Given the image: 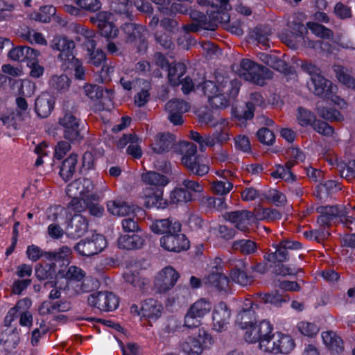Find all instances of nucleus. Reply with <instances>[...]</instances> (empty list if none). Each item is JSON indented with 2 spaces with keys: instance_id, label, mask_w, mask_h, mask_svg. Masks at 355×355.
Here are the masks:
<instances>
[{
  "instance_id": "53",
  "label": "nucleus",
  "mask_w": 355,
  "mask_h": 355,
  "mask_svg": "<svg viewBox=\"0 0 355 355\" xmlns=\"http://www.w3.org/2000/svg\"><path fill=\"white\" fill-rule=\"evenodd\" d=\"M189 15L193 21L202 23V28L205 30L214 31L218 28V26L215 22L208 21L207 16L202 12L191 10Z\"/></svg>"
},
{
  "instance_id": "17",
  "label": "nucleus",
  "mask_w": 355,
  "mask_h": 355,
  "mask_svg": "<svg viewBox=\"0 0 355 355\" xmlns=\"http://www.w3.org/2000/svg\"><path fill=\"white\" fill-rule=\"evenodd\" d=\"M302 70L310 76L314 89H333V83L322 74L321 69L311 62H304L301 65Z\"/></svg>"
},
{
  "instance_id": "18",
  "label": "nucleus",
  "mask_w": 355,
  "mask_h": 355,
  "mask_svg": "<svg viewBox=\"0 0 355 355\" xmlns=\"http://www.w3.org/2000/svg\"><path fill=\"white\" fill-rule=\"evenodd\" d=\"M53 49L60 51L58 59L62 62V64L73 60L75 55L73 51L75 48V43L72 40L66 36H57L53 38L51 42Z\"/></svg>"
},
{
  "instance_id": "64",
  "label": "nucleus",
  "mask_w": 355,
  "mask_h": 355,
  "mask_svg": "<svg viewBox=\"0 0 355 355\" xmlns=\"http://www.w3.org/2000/svg\"><path fill=\"white\" fill-rule=\"evenodd\" d=\"M55 13V8L51 5L44 6L40 8V12L35 15V19L41 22L47 23L51 17Z\"/></svg>"
},
{
  "instance_id": "20",
  "label": "nucleus",
  "mask_w": 355,
  "mask_h": 355,
  "mask_svg": "<svg viewBox=\"0 0 355 355\" xmlns=\"http://www.w3.org/2000/svg\"><path fill=\"white\" fill-rule=\"evenodd\" d=\"M265 103L266 99L260 92H252L250 94L249 99L245 102V107L242 113L235 114L234 116L237 121L241 122L251 120L254 115L255 107L263 106Z\"/></svg>"
},
{
  "instance_id": "16",
  "label": "nucleus",
  "mask_w": 355,
  "mask_h": 355,
  "mask_svg": "<svg viewBox=\"0 0 355 355\" xmlns=\"http://www.w3.org/2000/svg\"><path fill=\"white\" fill-rule=\"evenodd\" d=\"M160 244L165 250L179 252L189 248V241L180 232H170L160 238Z\"/></svg>"
},
{
  "instance_id": "19",
  "label": "nucleus",
  "mask_w": 355,
  "mask_h": 355,
  "mask_svg": "<svg viewBox=\"0 0 355 355\" xmlns=\"http://www.w3.org/2000/svg\"><path fill=\"white\" fill-rule=\"evenodd\" d=\"M198 337H188L181 343V349L186 354L200 355L202 352V344L211 340V337L205 330H199Z\"/></svg>"
},
{
  "instance_id": "51",
  "label": "nucleus",
  "mask_w": 355,
  "mask_h": 355,
  "mask_svg": "<svg viewBox=\"0 0 355 355\" xmlns=\"http://www.w3.org/2000/svg\"><path fill=\"white\" fill-rule=\"evenodd\" d=\"M35 275L39 280L53 279L55 276V263L38 265L35 268Z\"/></svg>"
},
{
  "instance_id": "41",
  "label": "nucleus",
  "mask_w": 355,
  "mask_h": 355,
  "mask_svg": "<svg viewBox=\"0 0 355 355\" xmlns=\"http://www.w3.org/2000/svg\"><path fill=\"white\" fill-rule=\"evenodd\" d=\"M321 336L324 343L330 350L336 352L342 351L343 341L335 332L331 331H324Z\"/></svg>"
},
{
  "instance_id": "9",
  "label": "nucleus",
  "mask_w": 355,
  "mask_h": 355,
  "mask_svg": "<svg viewBox=\"0 0 355 355\" xmlns=\"http://www.w3.org/2000/svg\"><path fill=\"white\" fill-rule=\"evenodd\" d=\"M198 96L207 98L213 110H225L234 106L237 101L239 90H200Z\"/></svg>"
},
{
  "instance_id": "60",
  "label": "nucleus",
  "mask_w": 355,
  "mask_h": 355,
  "mask_svg": "<svg viewBox=\"0 0 355 355\" xmlns=\"http://www.w3.org/2000/svg\"><path fill=\"white\" fill-rule=\"evenodd\" d=\"M232 280L242 286L250 285L254 282L252 275H248L247 270H242L236 273H230Z\"/></svg>"
},
{
  "instance_id": "36",
  "label": "nucleus",
  "mask_w": 355,
  "mask_h": 355,
  "mask_svg": "<svg viewBox=\"0 0 355 355\" xmlns=\"http://www.w3.org/2000/svg\"><path fill=\"white\" fill-rule=\"evenodd\" d=\"M98 28L101 36L106 38H114L116 37L118 29L112 22L109 21V17L106 13L98 14Z\"/></svg>"
},
{
  "instance_id": "63",
  "label": "nucleus",
  "mask_w": 355,
  "mask_h": 355,
  "mask_svg": "<svg viewBox=\"0 0 355 355\" xmlns=\"http://www.w3.org/2000/svg\"><path fill=\"white\" fill-rule=\"evenodd\" d=\"M0 121L3 125L9 127H12L14 129H18L20 125V123L23 121H21L17 116H16L15 112H10L6 114L2 115L0 117Z\"/></svg>"
},
{
  "instance_id": "3",
  "label": "nucleus",
  "mask_w": 355,
  "mask_h": 355,
  "mask_svg": "<svg viewBox=\"0 0 355 355\" xmlns=\"http://www.w3.org/2000/svg\"><path fill=\"white\" fill-rule=\"evenodd\" d=\"M31 301L24 298L17 302L16 305L11 308L4 319V329L0 336V343L7 349L15 348L20 341L19 331L13 322L18 318L17 312L19 309L29 307Z\"/></svg>"
},
{
  "instance_id": "59",
  "label": "nucleus",
  "mask_w": 355,
  "mask_h": 355,
  "mask_svg": "<svg viewBox=\"0 0 355 355\" xmlns=\"http://www.w3.org/2000/svg\"><path fill=\"white\" fill-rule=\"evenodd\" d=\"M17 108L15 110L16 116L21 121H26L28 118H30V113L28 111V105L26 100L23 97H17L15 100Z\"/></svg>"
},
{
  "instance_id": "43",
  "label": "nucleus",
  "mask_w": 355,
  "mask_h": 355,
  "mask_svg": "<svg viewBox=\"0 0 355 355\" xmlns=\"http://www.w3.org/2000/svg\"><path fill=\"white\" fill-rule=\"evenodd\" d=\"M141 180L146 184L157 187H163L168 182V180L165 175L155 171H148L143 173L141 175Z\"/></svg>"
},
{
  "instance_id": "4",
  "label": "nucleus",
  "mask_w": 355,
  "mask_h": 355,
  "mask_svg": "<svg viewBox=\"0 0 355 355\" xmlns=\"http://www.w3.org/2000/svg\"><path fill=\"white\" fill-rule=\"evenodd\" d=\"M176 150L182 155V164L191 174L203 176L208 173L209 166L198 155L196 145L191 142L182 141L177 146Z\"/></svg>"
},
{
  "instance_id": "14",
  "label": "nucleus",
  "mask_w": 355,
  "mask_h": 355,
  "mask_svg": "<svg viewBox=\"0 0 355 355\" xmlns=\"http://www.w3.org/2000/svg\"><path fill=\"white\" fill-rule=\"evenodd\" d=\"M219 89L216 82L208 80L204 69L195 70L192 75L183 78V87L181 89Z\"/></svg>"
},
{
  "instance_id": "57",
  "label": "nucleus",
  "mask_w": 355,
  "mask_h": 355,
  "mask_svg": "<svg viewBox=\"0 0 355 355\" xmlns=\"http://www.w3.org/2000/svg\"><path fill=\"white\" fill-rule=\"evenodd\" d=\"M259 348L265 352L277 354V343L276 334H271L267 338H263L259 343Z\"/></svg>"
},
{
  "instance_id": "12",
  "label": "nucleus",
  "mask_w": 355,
  "mask_h": 355,
  "mask_svg": "<svg viewBox=\"0 0 355 355\" xmlns=\"http://www.w3.org/2000/svg\"><path fill=\"white\" fill-rule=\"evenodd\" d=\"M105 246V238L100 234H96L90 238L80 240L74 248L80 255L91 257L101 252Z\"/></svg>"
},
{
  "instance_id": "10",
  "label": "nucleus",
  "mask_w": 355,
  "mask_h": 355,
  "mask_svg": "<svg viewBox=\"0 0 355 355\" xmlns=\"http://www.w3.org/2000/svg\"><path fill=\"white\" fill-rule=\"evenodd\" d=\"M291 29L290 34L286 37L287 44L292 49H298L300 46H306V40L309 41L307 46L310 48L315 46V42L309 40L306 37L308 27L300 21H292L290 25Z\"/></svg>"
},
{
  "instance_id": "33",
  "label": "nucleus",
  "mask_w": 355,
  "mask_h": 355,
  "mask_svg": "<svg viewBox=\"0 0 355 355\" xmlns=\"http://www.w3.org/2000/svg\"><path fill=\"white\" fill-rule=\"evenodd\" d=\"M112 10L125 20L133 21L134 7L135 5L131 0H114L112 3Z\"/></svg>"
},
{
  "instance_id": "58",
  "label": "nucleus",
  "mask_w": 355,
  "mask_h": 355,
  "mask_svg": "<svg viewBox=\"0 0 355 355\" xmlns=\"http://www.w3.org/2000/svg\"><path fill=\"white\" fill-rule=\"evenodd\" d=\"M70 79L67 75L53 76L49 80L51 89H69L70 86Z\"/></svg>"
},
{
  "instance_id": "25",
  "label": "nucleus",
  "mask_w": 355,
  "mask_h": 355,
  "mask_svg": "<svg viewBox=\"0 0 355 355\" xmlns=\"http://www.w3.org/2000/svg\"><path fill=\"white\" fill-rule=\"evenodd\" d=\"M246 308H243L237 315L236 322L241 329H248L257 322L256 310L259 309L258 305L253 304L250 300H247L245 302Z\"/></svg>"
},
{
  "instance_id": "23",
  "label": "nucleus",
  "mask_w": 355,
  "mask_h": 355,
  "mask_svg": "<svg viewBox=\"0 0 355 355\" xmlns=\"http://www.w3.org/2000/svg\"><path fill=\"white\" fill-rule=\"evenodd\" d=\"M54 104V96L48 91L43 92L35 100V112L39 117L46 118L53 110Z\"/></svg>"
},
{
  "instance_id": "42",
  "label": "nucleus",
  "mask_w": 355,
  "mask_h": 355,
  "mask_svg": "<svg viewBox=\"0 0 355 355\" xmlns=\"http://www.w3.org/2000/svg\"><path fill=\"white\" fill-rule=\"evenodd\" d=\"M232 248L234 250L245 255L254 254L257 250V243L250 239L236 240L232 243Z\"/></svg>"
},
{
  "instance_id": "37",
  "label": "nucleus",
  "mask_w": 355,
  "mask_h": 355,
  "mask_svg": "<svg viewBox=\"0 0 355 355\" xmlns=\"http://www.w3.org/2000/svg\"><path fill=\"white\" fill-rule=\"evenodd\" d=\"M158 5V10L164 15L173 16L176 13L184 14L187 11L186 7L180 3H173L171 6L170 0H153Z\"/></svg>"
},
{
  "instance_id": "48",
  "label": "nucleus",
  "mask_w": 355,
  "mask_h": 355,
  "mask_svg": "<svg viewBox=\"0 0 355 355\" xmlns=\"http://www.w3.org/2000/svg\"><path fill=\"white\" fill-rule=\"evenodd\" d=\"M277 354H288L295 347V343L293 339L288 335H284L281 333H277Z\"/></svg>"
},
{
  "instance_id": "30",
  "label": "nucleus",
  "mask_w": 355,
  "mask_h": 355,
  "mask_svg": "<svg viewBox=\"0 0 355 355\" xmlns=\"http://www.w3.org/2000/svg\"><path fill=\"white\" fill-rule=\"evenodd\" d=\"M180 223L174 218L157 220L150 225L151 230L157 234H168L170 232H181Z\"/></svg>"
},
{
  "instance_id": "40",
  "label": "nucleus",
  "mask_w": 355,
  "mask_h": 355,
  "mask_svg": "<svg viewBox=\"0 0 355 355\" xmlns=\"http://www.w3.org/2000/svg\"><path fill=\"white\" fill-rule=\"evenodd\" d=\"M107 207L110 213L117 216H124L135 211L134 206L121 200L110 201Z\"/></svg>"
},
{
  "instance_id": "55",
  "label": "nucleus",
  "mask_w": 355,
  "mask_h": 355,
  "mask_svg": "<svg viewBox=\"0 0 355 355\" xmlns=\"http://www.w3.org/2000/svg\"><path fill=\"white\" fill-rule=\"evenodd\" d=\"M264 62L266 64L270 66L279 71H283L284 73H291V69L290 68L289 71H288V67L286 62L276 56L266 55Z\"/></svg>"
},
{
  "instance_id": "34",
  "label": "nucleus",
  "mask_w": 355,
  "mask_h": 355,
  "mask_svg": "<svg viewBox=\"0 0 355 355\" xmlns=\"http://www.w3.org/2000/svg\"><path fill=\"white\" fill-rule=\"evenodd\" d=\"M162 306L156 300L149 298L141 303V313L143 317L155 320L161 316Z\"/></svg>"
},
{
  "instance_id": "29",
  "label": "nucleus",
  "mask_w": 355,
  "mask_h": 355,
  "mask_svg": "<svg viewBox=\"0 0 355 355\" xmlns=\"http://www.w3.org/2000/svg\"><path fill=\"white\" fill-rule=\"evenodd\" d=\"M78 186L83 187L85 190V197L87 200L98 201L99 196L98 194L93 193L94 184L92 181L88 178L78 179L73 181L67 186V193L69 195H75V189Z\"/></svg>"
},
{
  "instance_id": "24",
  "label": "nucleus",
  "mask_w": 355,
  "mask_h": 355,
  "mask_svg": "<svg viewBox=\"0 0 355 355\" xmlns=\"http://www.w3.org/2000/svg\"><path fill=\"white\" fill-rule=\"evenodd\" d=\"M112 93L113 90H85V94L91 100L93 109L96 111L109 107Z\"/></svg>"
},
{
  "instance_id": "21",
  "label": "nucleus",
  "mask_w": 355,
  "mask_h": 355,
  "mask_svg": "<svg viewBox=\"0 0 355 355\" xmlns=\"http://www.w3.org/2000/svg\"><path fill=\"white\" fill-rule=\"evenodd\" d=\"M231 318V311L225 302L218 303L212 313L214 329L221 332L227 328Z\"/></svg>"
},
{
  "instance_id": "56",
  "label": "nucleus",
  "mask_w": 355,
  "mask_h": 355,
  "mask_svg": "<svg viewBox=\"0 0 355 355\" xmlns=\"http://www.w3.org/2000/svg\"><path fill=\"white\" fill-rule=\"evenodd\" d=\"M355 162H349L348 164L340 162L337 164V170L340 175L346 178L348 180H352L355 178Z\"/></svg>"
},
{
  "instance_id": "49",
  "label": "nucleus",
  "mask_w": 355,
  "mask_h": 355,
  "mask_svg": "<svg viewBox=\"0 0 355 355\" xmlns=\"http://www.w3.org/2000/svg\"><path fill=\"white\" fill-rule=\"evenodd\" d=\"M193 200V194L186 191L183 188H175L171 192L170 194V203L171 204H182L191 201Z\"/></svg>"
},
{
  "instance_id": "31",
  "label": "nucleus",
  "mask_w": 355,
  "mask_h": 355,
  "mask_svg": "<svg viewBox=\"0 0 355 355\" xmlns=\"http://www.w3.org/2000/svg\"><path fill=\"white\" fill-rule=\"evenodd\" d=\"M204 284L218 291L226 292L229 288L228 277L220 272H212L203 279Z\"/></svg>"
},
{
  "instance_id": "15",
  "label": "nucleus",
  "mask_w": 355,
  "mask_h": 355,
  "mask_svg": "<svg viewBox=\"0 0 355 355\" xmlns=\"http://www.w3.org/2000/svg\"><path fill=\"white\" fill-rule=\"evenodd\" d=\"M275 248V252L264 256L265 260L270 263L287 261L289 259L288 251L301 249L302 244L296 241L286 239L279 242Z\"/></svg>"
},
{
  "instance_id": "38",
  "label": "nucleus",
  "mask_w": 355,
  "mask_h": 355,
  "mask_svg": "<svg viewBox=\"0 0 355 355\" xmlns=\"http://www.w3.org/2000/svg\"><path fill=\"white\" fill-rule=\"evenodd\" d=\"M144 242V240L137 234L123 235L119 238L118 246L119 248L130 250L141 248Z\"/></svg>"
},
{
  "instance_id": "5",
  "label": "nucleus",
  "mask_w": 355,
  "mask_h": 355,
  "mask_svg": "<svg viewBox=\"0 0 355 355\" xmlns=\"http://www.w3.org/2000/svg\"><path fill=\"white\" fill-rule=\"evenodd\" d=\"M240 68L241 77L258 86H263L266 80L273 78V72L268 67L248 58L241 60Z\"/></svg>"
},
{
  "instance_id": "13",
  "label": "nucleus",
  "mask_w": 355,
  "mask_h": 355,
  "mask_svg": "<svg viewBox=\"0 0 355 355\" xmlns=\"http://www.w3.org/2000/svg\"><path fill=\"white\" fill-rule=\"evenodd\" d=\"M179 277V273L173 267H165L155 277L154 287L156 292L163 293L171 290L173 288Z\"/></svg>"
},
{
  "instance_id": "32",
  "label": "nucleus",
  "mask_w": 355,
  "mask_h": 355,
  "mask_svg": "<svg viewBox=\"0 0 355 355\" xmlns=\"http://www.w3.org/2000/svg\"><path fill=\"white\" fill-rule=\"evenodd\" d=\"M187 67L182 62L174 63L167 70V77L169 84L172 87L180 85L183 87V76L187 73Z\"/></svg>"
},
{
  "instance_id": "50",
  "label": "nucleus",
  "mask_w": 355,
  "mask_h": 355,
  "mask_svg": "<svg viewBox=\"0 0 355 355\" xmlns=\"http://www.w3.org/2000/svg\"><path fill=\"white\" fill-rule=\"evenodd\" d=\"M211 302L202 298L193 303L189 310L191 311L192 314H195L202 318L211 311Z\"/></svg>"
},
{
  "instance_id": "6",
  "label": "nucleus",
  "mask_w": 355,
  "mask_h": 355,
  "mask_svg": "<svg viewBox=\"0 0 355 355\" xmlns=\"http://www.w3.org/2000/svg\"><path fill=\"white\" fill-rule=\"evenodd\" d=\"M187 99L173 98L166 103L165 110L168 113V119L175 125L183 123L182 114L187 112L190 108V102L198 96L197 90H183Z\"/></svg>"
},
{
  "instance_id": "45",
  "label": "nucleus",
  "mask_w": 355,
  "mask_h": 355,
  "mask_svg": "<svg viewBox=\"0 0 355 355\" xmlns=\"http://www.w3.org/2000/svg\"><path fill=\"white\" fill-rule=\"evenodd\" d=\"M316 116L310 110L299 106L296 109V120L302 127H308L313 124Z\"/></svg>"
},
{
  "instance_id": "11",
  "label": "nucleus",
  "mask_w": 355,
  "mask_h": 355,
  "mask_svg": "<svg viewBox=\"0 0 355 355\" xmlns=\"http://www.w3.org/2000/svg\"><path fill=\"white\" fill-rule=\"evenodd\" d=\"M88 304L102 311H112L119 306V298L112 292H97L89 295Z\"/></svg>"
},
{
  "instance_id": "7",
  "label": "nucleus",
  "mask_w": 355,
  "mask_h": 355,
  "mask_svg": "<svg viewBox=\"0 0 355 355\" xmlns=\"http://www.w3.org/2000/svg\"><path fill=\"white\" fill-rule=\"evenodd\" d=\"M59 124L63 129V137L67 141L80 142L83 139V125L74 106L71 109L66 108L64 116L59 119Z\"/></svg>"
},
{
  "instance_id": "62",
  "label": "nucleus",
  "mask_w": 355,
  "mask_h": 355,
  "mask_svg": "<svg viewBox=\"0 0 355 355\" xmlns=\"http://www.w3.org/2000/svg\"><path fill=\"white\" fill-rule=\"evenodd\" d=\"M334 13L337 18L341 20L350 19L352 17V10L351 7L342 2H338L336 3L334 8Z\"/></svg>"
},
{
  "instance_id": "52",
  "label": "nucleus",
  "mask_w": 355,
  "mask_h": 355,
  "mask_svg": "<svg viewBox=\"0 0 355 355\" xmlns=\"http://www.w3.org/2000/svg\"><path fill=\"white\" fill-rule=\"evenodd\" d=\"M259 296L264 303H270L276 306H281L282 303L289 300V297L287 295L280 294L277 291L271 293H259Z\"/></svg>"
},
{
  "instance_id": "26",
  "label": "nucleus",
  "mask_w": 355,
  "mask_h": 355,
  "mask_svg": "<svg viewBox=\"0 0 355 355\" xmlns=\"http://www.w3.org/2000/svg\"><path fill=\"white\" fill-rule=\"evenodd\" d=\"M175 144V136L170 132L159 133L151 144L152 150L156 154L168 152Z\"/></svg>"
},
{
  "instance_id": "1",
  "label": "nucleus",
  "mask_w": 355,
  "mask_h": 355,
  "mask_svg": "<svg viewBox=\"0 0 355 355\" xmlns=\"http://www.w3.org/2000/svg\"><path fill=\"white\" fill-rule=\"evenodd\" d=\"M76 30L77 36L75 39L87 51L88 63L96 67H101L97 73H99V77L102 80L106 79L110 73L114 71V67L105 64V53L101 49H96V33L94 31L82 26H77Z\"/></svg>"
},
{
  "instance_id": "2",
  "label": "nucleus",
  "mask_w": 355,
  "mask_h": 355,
  "mask_svg": "<svg viewBox=\"0 0 355 355\" xmlns=\"http://www.w3.org/2000/svg\"><path fill=\"white\" fill-rule=\"evenodd\" d=\"M306 98L307 101H315V112L323 119L330 121H341L344 119V116L340 112L324 106V104L331 103L340 105L341 101L340 97L332 90H313Z\"/></svg>"
},
{
  "instance_id": "35",
  "label": "nucleus",
  "mask_w": 355,
  "mask_h": 355,
  "mask_svg": "<svg viewBox=\"0 0 355 355\" xmlns=\"http://www.w3.org/2000/svg\"><path fill=\"white\" fill-rule=\"evenodd\" d=\"M88 220L82 215H75L69 227V234L73 238L83 236L88 230Z\"/></svg>"
},
{
  "instance_id": "61",
  "label": "nucleus",
  "mask_w": 355,
  "mask_h": 355,
  "mask_svg": "<svg viewBox=\"0 0 355 355\" xmlns=\"http://www.w3.org/2000/svg\"><path fill=\"white\" fill-rule=\"evenodd\" d=\"M233 187V184L227 180L214 182L211 186L213 192L219 196L227 194Z\"/></svg>"
},
{
  "instance_id": "39",
  "label": "nucleus",
  "mask_w": 355,
  "mask_h": 355,
  "mask_svg": "<svg viewBox=\"0 0 355 355\" xmlns=\"http://www.w3.org/2000/svg\"><path fill=\"white\" fill-rule=\"evenodd\" d=\"M78 162V155L71 153L66 159H64L60 169V175L65 181L69 180L76 171V166Z\"/></svg>"
},
{
  "instance_id": "8",
  "label": "nucleus",
  "mask_w": 355,
  "mask_h": 355,
  "mask_svg": "<svg viewBox=\"0 0 355 355\" xmlns=\"http://www.w3.org/2000/svg\"><path fill=\"white\" fill-rule=\"evenodd\" d=\"M126 42H138L137 49L139 54H144L148 49L147 31L145 26L133 21L125 20L120 26Z\"/></svg>"
},
{
  "instance_id": "46",
  "label": "nucleus",
  "mask_w": 355,
  "mask_h": 355,
  "mask_svg": "<svg viewBox=\"0 0 355 355\" xmlns=\"http://www.w3.org/2000/svg\"><path fill=\"white\" fill-rule=\"evenodd\" d=\"M6 83L10 85V89H24V87L28 89H36L35 84L28 80H16L0 73V87H3Z\"/></svg>"
},
{
  "instance_id": "28",
  "label": "nucleus",
  "mask_w": 355,
  "mask_h": 355,
  "mask_svg": "<svg viewBox=\"0 0 355 355\" xmlns=\"http://www.w3.org/2000/svg\"><path fill=\"white\" fill-rule=\"evenodd\" d=\"M144 205L147 208L165 209L168 205L167 200L163 198V189L157 188L152 193L146 191Z\"/></svg>"
},
{
  "instance_id": "54",
  "label": "nucleus",
  "mask_w": 355,
  "mask_h": 355,
  "mask_svg": "<svg viewBox=\"0 0 355 355\" xmlns=\"http://www.w3.org/2000/svg\"><path fill=\"white\" fill-rule=\"evenodd\" d=\"M62 68L66 69L73 70L75 71V77L78 80H83L85 78V69L83 67L82 62L77 59L76 57L64 64H62Z\"/></svg>"
},
{
  "instance_id": "44",
  "label": "nucleus",
  "mask_w": 355,
  "mask_h": 355,
  "mask_svg": "<svg viewBox=\"0 0 355 355\" xmlns=\"http://www.w3.org/2000/svg\"><path fill=\"white\" fill-rule=\"evenodd\" d=\"M334 71L338 80L347 89H355V79L348 73L347 70L341 65H335Z\"/></svg>"
},
{
  "instance_id": "27",
  "label": "nucleus",
  "mask_w": 355,
  "mask_h": 355,
  "mask_svg": "<svg viewBox=\"0 0 355 355\" xmlns=\"http://www.w3.org/2000/svg\"><path fill=\"white\" fill-rule=\"evenodd\" d=\"M253 213L248 210H239L227 213L225 218L230 222L235 225V227L243 232L248 230L250 220L252 218Z\"/></svg>"
},
{
  "instance_id": "47",
  "label": "nucleus",
  "mask_w": 355,
  "mask_h": 355,
  "mask_svg": "<svg viewBox=\"0 0 355 355\" xmlns=\"http://www.w3.org/2000/svg\"><path fill=\"white\" fill-rule=\"evenodd\" d=\"M309 29L315 36L321 39L329 40L334 37V32L330 28L318 22L309 21L306 23Z\"/></svg>"
},
{
  "instance_id": "22",
  "label": "nucleus",
  "mask_w": 355,
  "mask_h": 355,
  "mask_svg": "<svg viewBox=\"0 0 355 355\" xmlns=\"http://www.w3.org/2000/svg\"><path fill=\"white\" fill-rule=\"evenodd\" d=\"M345 207L343 205L320 206L316 208V211L320 214L318 223L322 225H329L334 219L340 220L344 215L343 211Z\"/></svg>"
}]
</instances>
